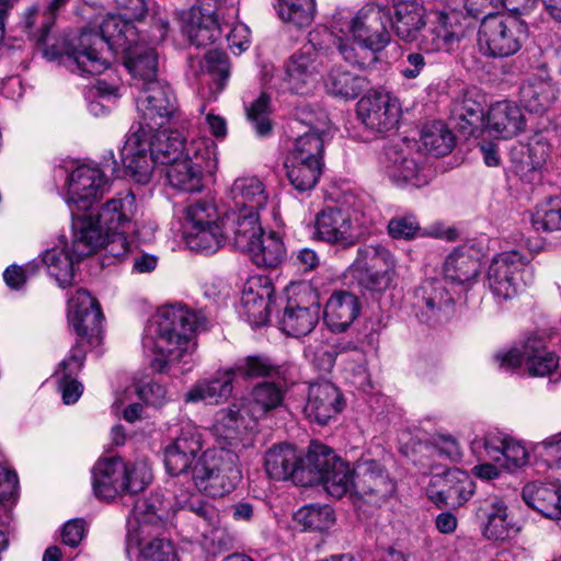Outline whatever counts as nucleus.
<instances>
[{
	"label": "nucleus",
	"instance_id": "1",
	"mask_svg": "<svg viewBox=\"0 0 561 561\" xmlns=\"http://www.w3.org/2000/svg\"><path fill=\"white\" fill-rule=\"evenodd\" d=\"M422 0H391V7L371 2L357 12L340 9L332 15L331 27L339 39V51L350 64L367 67L390 42V24L399 39L417 43L425 51L448 50L458 41L451 15L439 12L426 24Z\"/></svg>",
	"mask_w": 561,
	"mask_h": 561
},
{
	"label": "nucleus",
	"instance_id": "2",
	"mask_svg": "<svg viewBox=\"0 0 561 561\" xmlns=\"http://www.w3.org/2000/svg\"><path fill=\"white\" fill-rule=\"evenodd\" d=\"M202 448L199 433L193 427L183 428L164 450L167 471L190 479L194 489L208 496L230 493L241 479L233 456L225 449L206 450L198 456Z\"/></svg>",
	"mask_w": 561,
	"mask_h": 561
},
{
	"label": "nucleus",
	"instance_id": "3",
	"mask_svg": "<svg viewBox=\"0 0 561 561\" xmlns=\"http://www.w3.org/2000/svg\"><path fill=\"white\" fill-rule=\"evenodd\" d=\"M206 318L183 305L159 309L142 337L144 350L151 355L153 370L163 373L195 350L194 333L205 329Z\"/></svg>",
	"mask_w": 561,
	"mask_h": 561
},
{
	"label": "nucleus",
	"instance_id": "4",
	"mask_svg": "<svg viewBox=\"0 0 561 561\" xmlns=\"http://www.w3.org/2000/svg\"><path fill=\"white\" fill-rule=\"evenodd\" d=\"M186 142L179 130L133 125L121 150L125 174L137 183L149 182L154 164H167L183 158Z\"/></svg>",
	"mask_w": 561,
	"mask_h": 561
},
{
	"label": "nucleus",
	"instance_id": "5",
	"mask_svg": "<svg viewBox=\"0 0 561 561\" xmlns=\"http://www.w3.org/2000/svg\"><path fill=\"white\" fill-rule=\"evenodd\" d=\"M165 516L159 495L138 497L128 520L127 552H139L137 561H175L174 548L169 540L156 537Z\"/></svg>",
	"mask_w": 561,
	"mask_h": 561
},
{
	"label": "nucleus",
	"instance_id": "6",
	"mask_svg": "<svg viewBox=\"0 0 561 561\" xmlns=\"http://www.w3.org/2000/svg\"><path fill=\"white\" fill-rule=\"evenodd\" d=\"M320 35V31L310 32L308 43L285 61L282 77L284 91L307 95L320 83L331 54L330 45L321 41ZM322 35L337 46L339 39L333 30L329 32L324 28Z\"/></svg>",
	"mask_w": 561,
	"mask_h": 561
},
{
	"label": "nucleus",
	"instance_id": "7",
	"mask_svg": "<svg viewBox=\"0 0 561 561\" xmlns=\"http://www.w3.org/2000/svg\"><path fill=\"white\" fill-rule=\"evenodd\" d=\"M136 214V197L130 191L118 193L103 203L98 211L78 216L72 221L77 229V247L81 253H94L106 238L105 233L122 230Z\"/></svg>",
	"mask_w": 561,
	"mask_h": 561
},
{
	"label": "nucleus",
	"instance_id": "8",
	"mask_svg": "<svg viewBox=\"0 0 561 561\" xmlns=\"http://www.w3.org/2000/svg\"><path fill=\"white\" fill-rule=\"evenodd\" d=\"M528 37V25L518 15L491 13L480 22L477 46L486 58L504 59L516 55Z\"/></svg>",
	"mask_w": 561,
	"mask_h": 561
},
{
	"label": "nucleus",
	"instance_id": "9",
	"mask_svg": "<svg viewBox=\"0 0 561 561\" xmlns=\"http://www.w3.org/2000/svg\"><path fill=\"white\" fill-rule=\"evenodd\" d=\"M354 478V468L330 448L319 446L309 451L308 477L300 481L302 485L321 484L329 495L341 499L353 492Z\"/></svg>",
	"mask_w": 561,
	"mask_h": 561
},
{
	"label": "nucleus",
	"instance_id": "10",
	"mask_svg": "<svg viewBox=\"0 0 561 561\" xmlns=\"http://www.w3.org/2000/svg\"><path fill=\"white\" fill-rule=\"evenodd\" d=\"M286 305L280 329L295 337L309 334L320 319L321 304L318 291L308 283H293L286 287Z\"/></svg>",
	"mask_w": 561,
	"mask_h": 561
},
{
	"label": "nucleus",
	"instance_id": "11",
	"mask_svg": "<svg viewBox=\"0 0 561 561\" xmlns=\"http://www.w3.org/2000/svg\"><path fill=\"white\" fill-rule=\"evenodd\" d=\"M111 180L96 165L81 164L73 169L64 187V199L72 221L111 190Z\"/></svg>",
	"mask_w": 561,
	"mask_h": 561
},
{
	"label": "nucleus",
	"instance_id": "12",
	"mask_svg": "<svg viewBox=\"0 0 561 561\" xmlns=\"http://www.w3.org/2000/svg\"><path fill=\"white\" fill-rule=\"evenodd\" d=\"M500 368H523L531 377H545L559 366V357L547 348L546 340L537 334L528 335L520 346L495 354Z\"/></svg>",
	"mask_w": 561,
	"mask_h": 561
},
{
	"label": "nucleus",
	"instance_id": "13",
	"mask_svg": "<svg viewBox=\"0 0 561 561\" xmlns=\"http://www.w3.org/2000/svg\"><path fill=\"white\" fill-rule=\"evenodd\" d=\"M527 265V257L518 251H505L492 259L486 282L499 304L514 299L523 290Z\"/></svg>",
	"mask_w": 561,
	"mask_h": 561
},
{
	"label": "nucleus",
	"instance_id": "14",
	"mask_svg": "<svg viewBox=\"0 0 561 561\" xmlns=\"http://www.w3.org/2000/svg\"><path fill=\"white\" fill-rule=\"evenodd\" d=\"M139 89L136 99L139 121L136 125L152 129L180 118L178 100L168 82L151 81Z\"/></svg>",
	"mask_w": 561,
	"mask_h": 561
},
{
	"label": "nucleus",
	"instance_id": "15",
	"mask_svg": "<svg viewBox=\"0 0 561 561\" xmlns=\"http://www.w3.org/2000/svg\"><path fill=\"white\" fill-rule=\"evenodd\" d=\"M107 47L99 34L83 30L66 48L65 64L82 77L98 76L110 67Z\"/></svg>",
	"mask_w": 561,
	"mask_h": 561
},
{
	"label": "nucleus",
	"instance_id": "16",
	"mask_svg": "<svg viewBox=\"0 0 561 561\" xmlns=\"http://www.w3.org/2000/svg\"><path fill=\"white\" fill-rule=\"evenodd\" d=\"M68 321L78 335L76 344L85 347L100 342L103 314L98 301L84 289L77 290L68 299Z\"/></svg>",
	"mask_w": 561,
	"mask_h": 561
},
{
	"label": "nucleus",
	"instance_id": "17",
	"mask_svg": "<svg viewBox=\"0 0 561 561\" xmlns=\"http://www.w3.org/2000/svg\"><path fill=\"white\" fill-rule=\"evenodd\" d=\"M357 116L369 129L387 133L399 123L401 108L397 98L386 91H371L357 103Z\"/></svg>",
	"mask_w": 561,
	"mask_h": 561
},
{
	"label": "nucleus",
	"instance_id": "18",
	"mask_svg": "<svg viewBox=\"0 0 561 561\" xmlns=\"http://www.w3.org/2000/svg\"><path fill=\"white\" fill-rule=\"evenodd\" d=\"M411 142L392 145L385 149L381 165L386 175L397 184L421 186L426 180L421 175V154Z\"/></svg>",
	"mask_w": 561,
	"mask_h": 561
},
{
	"label": "nucleus",
	"instance_id": "19",
	"mask_svg": "<svg viewBox=\"0 0 561 561\" xmlns=\"http://www.w3.org/2000/svg\"><path fill=\"white\" fill-rule=\"evenodd\" d=\"M353 492L379 504L393 494L396 485L385 468L373 459H364L354 467Z\"/></svg>",
	"mask_w": 561,
	"mask_h": 561
},
{
	"label": "nucleus",
	"instance_id": "20",
	"mask_svg": "<svg viewBox=\"0 0 561 561\" xmlns=\"http://www.w3.org/2000/svg\"><path fill=\"white\" fill-rule=\"evenodd\" d=\"M265 471L275 480L293 479L302 485L300 478L307 479L309 471V453L306 458L289 444H280L270 448L265 454Z\"/></svg>",
	"mask_w": 561,
	"mask_h": 561
},
{
	"label": "nucleus",
	"instance_id": "21",
	"mask_svg": "<svg viewBox=\"0 0 561 561\" xmlns=\"http://www.w3.org/2000/svg\"><path fill=\"white\" fill-rule=\"evenodd\" d=\"M77 229H73V240L71 248L66 240L61 239L57 244L45 250L41 257L46 266L48 274L57 284L66 288L73 283L75 267L82 257L91 253H81L77 247Z\"/></svg>",
	"mask_w": 561,
	"mask_h": 561
},
{
	"label": "nucleus",
	"instance_id": "22",
	"mask_svg": "<svg viewBox=\"0 0 561 561\" xmlns=\"http://www.w3.org/2000/svg\"><path fill=\"white\" fill-rule=\"evenodd\" d=\"M314 234L332 244L351 245L358 236L357 225L348 209L327 208L317 215Z\"/></svg>",
	"mask_w": 561,
	"mask_h": 561
},
{
	"label": "nucleus",
	"instance_id": "23",
	"mask_svg": "<svg viewBox=\"0 0 561 561\" xmlns=\"http://www.w3.org/2000/svg\"><path fill=\"white\" fill-rule=\"evenodd\" d=\"M477 517L488 539L505 540L518 531L505 501L497 495L486 496L479 502Z\"/></svg>",
	"mask_w": 561,
	"mask_h": 561
},
{
	"label": "nucleus",
	"instance_id": "24",
	"mask_svg": "<svg viewBox=\"0 0 561 561\" xmlns=\"http://www.w3.org/2000/svg\"><path fill=\"white\" fill-rule=\"evenodd\" d=\"M273 293L267 277H251L244 284L240 312L252 325L260 327L267 322Z\"/></svg>",
	"mask_w": 561,
	"mask_h": 561
},
{
	"label": "nucleus",
	"instance_id": "25",
	"mask_svg": "<svg viewBox=\"0 0 561 561\" xmlns=\"http://www.w3.org/2000/svg\"><path fill=\"white\" fill-rule=\"evenodd\" d=\"M342 396L331 382L323 381L309 387L304 412L310 421L325 425L342 411Z\"/></svg>",
	"mask_w": 561,
	"mask_h": 561
},
{
	"label": "nucleus",
	"instance_id": "26",
	"mask_svg": "<svg viewBox=\"0 0 561 561\" xmlns=\"http://www.w3.org/2000/svg\"><path fill=\"white\" fill-rule=\"evenodd\" d=\"M187 493L174 491L176 505L196 515L197 529L206 540H209L211 545H220L225 529L221 527L218 511L213 505L202 501L199 496L193 495L190 490Z\"/></svg>",
	"mask_w": 561,
	"mask_h": 561
},
{
	"label": "nucleus",
	"instance_id": "27",
	"mask_svg": "<svg viewBox=\"0 0 561 561\" xmlns=\"http://www.w3.org/2000/svg\"><path fill=\"white\" fill-rule=\"evenodd\" d=\"M126 463L122 458H104L95 462L92 469V488L95 496L103 501H113L126 494L124 472Z\"/></svg>",
	"mask_w": 561,
	"mask_h": 561
},
{
	"label": "nucleus",
	"instance_id": "28",
	"mask_svg": "<svg viewBox=\"0 0 561 561\" xmlns=\"http://www.w3.org/2000/svg\"><path fill=\"white\" fill-rule=\"evenodd\" d=\"M184 32L191 44L197 47L207 46L219 38L221 24L218 22L211 0H204L198 7L190 10Z\"/></svg>",
	"mask_w": 561,
	"mask_h": 561
},
{
	"label": "nucleus",
	"instance_id": "29",
	"mask_svg": "<svg viewBox=\"0 0 561 561\" xmlns=\"http://www.w3.org/2000/svg\"><path fill=\"white\" fill-rule=\"evenodd\" d=\"M525 127L523 110L514 102H496L486 112L485 131L490 135L508 139L524 131Z\"/></svg>",
	"mask_w": 561,
	"mask_h": 561
},
{
	"label": "nucleus",
	"instance_id": "30",
	"mask_svg": "<svg viewBox=\"0 0 561 561\" xmlns=\"http://www.w3.org/2000/svg\"><path fill=\"white\" fill-rule=\"evenodd\" d=\"M229 211L260 214L268 202L265 184L257 176H241L229 190Z\"/></svg>",
	"mask_w": 561,
	"mask_h": 561
},
{
	"label": "nucleus",
	"instance_id": "31",
	"mask_svg": "<svg viewBox=\"0 0 561 561\" xmlns=\"http://www.w3.org/2000/svg\"><path fill=\"white\" fill-rule=\"evenodd\" d=\"M87 348L81 344H75L69 354L59 363L54 377L66 404L75 403L82 394L83 386L77 380L78 373L85 360Z\"/></svg>",
	"mask_w": 561,
	"mask_h": 561
},
{
	"label": "nucleus",
	"instance_id": "32",
	"mask_svg": "<svg viewBox=\"0 0 561 561\" xmlns=\"http://www.w3.org/2000/svg\"><path fill=\"white\" fill-rule=\"evenodd\" d=\"M234 377V369H219L213 377L196 381L186 392L184 400L187 403L218 404L231 396Z\"/></svg>",
	"mask_w": 561,
	"mask_h": 561
},
{
	"label": "nucleus",
	"instance_id": "33",
	"mask_svg": "<svg viewBox=\"0 0 561 561\" xmlns=\"http://www.w3.org/2000/svg\"><path fill=\"white\" fill-rule=\"evenodd\" d=\"M360 302L346 290L334 291L324 306L323 319L332 332H344L358 317Z\"/></svg>",
	"mask_w": 561,
	"mask_h": 561
},
{
	"label": "nucleus",
	"instance_id": "34",
	"mask_svg": "<svg viewBox=\"0 0 561 561\" xmlns=\"http://www.w3.org/2000/svg\"><path fill=\"white\" fill-rule=\"evenodd\" d=\"M226 238L232 239L234 247L245 252L263 234L260 214L228 211L222 218Z\"/></svg>",
	"mask_w": 561,
	"mask_h": 561
},
{
	"label": "nucleus",
	"instance_id": "35",
	"mask_svg": "<svg viewBox=\"0 0 561 561\" xmlns=\"http://www.w3.org/2000/svg\"><path fill=\"white\" fill-rule=\"evenodd\" d=\"M439 480L443 482L440 490L436 492L428 490L430 499L436 504L458 507L465 504L474 492V482L462 470L448 469Z\"/></svg>",
	"mask_w": 561,
	"mask_h": 561
},
{
	"label": "nucleus",
	"instance_id": "36",
	"mask_svg": "<svg viewBox=\"0 0 561 561\" xmlns=\"http://www.w3.org/2000/svg\"><path fill=\"white\" fill-rule=\"evenodd\" d=\"M100 32L99 36L104 39L107 50L116 54L130 50L131 46L139 42L134 22L122 14L106 15L100 25Z\"/></svg>",
	"mask_w": 561,
	"mask_h": 561
},
{
	"label": "nucleus",
	"instance_id": "37",
	"mask_svg": "<svg viewBox=\"0 0 561 561\" xmlns=\"http://www.w3.org/2000/svg\"><path fill=\"white\" fill-rule=\"evenodd\" d=\"M525 503L546 518L561 519V486L554 483L530 482L522 493Z\"/></svg>",
	"mask_w": 561,
	"mask_h": 561
},
{
	"label": "nucleus",
	"instance_id": "38",
	"mask_svg": "<svg viewBox=\"0 0 561 561\" xmlns=\"http://www.w3.org/2000/svg\"><path fill=\"white\" fill-rule=\"evenodd\" d=\"M125 58V66L139 88L148 85L151 81H159L158 55L153 47L137 42L126 53H121Z\"/></svg>",
	"mask_w": 561,
	"mask_h": 561
},
{
	"label": "nucleus",
	"instance_id": "39",
	"mask_svg": "<svg viewBox=\"0 0 561 561\" xmlns=\"http://www.w3.org/2000/svg\"><path fill=\"white\" fill-rule=\"evenodd\" d=\"M415 306L420 308L427 318L437 316L440 311L448 310L454 298L446 287L445 279H426L415 291Z\"/></svg>",
	"mask_w": 561,
	"mask_h": 561
},
{
	"label": "nucleus",
	"instance_id": "40",
	"mask_svg": "<svg viewBox=\"0 0 561 561\" xmlns=\"http://www.w3.org/2000/svg\"><path fill=\"white\" fill-rule=\"evenodd\" d=\"M322 79L325 92L342 100H354L367 88L364 77L342 67L331 68Z\"/></svg>",
	"mask_w": 561,
	"mask_h": 561
},
{
	"label": "nucleus",
	"instance_id": "41",
	"mask_svg": "<svg viewBox=\"0 0 561 561\" xmlns=\"http://www.w3.org/2000/svg\"><path fill=\"white\" fill-rule=\"evenodd\" d=\"M284 389L276 382L263 381L253 387L247 399V411L252 420L265 416L283 404Z\"/></svg>",
	"mask_w": 561,
	"mask_h": 561
},
{
	"label": "nucleus",
	"instance_id": "42",
	"mask_svg": "<svg viewBox=\"0 0 561 561\" xmlns=\"http://www.w3.org/2000/svg\"><path fill=\"white\" fill-rule=\"evenodd\" d=\"M213 427L218 438L226 440L231 447H237L238 442L247 435L250 424L241 414V404L232 403L217 413Z\"/></svg>",
	"mask_w": 561,
	"mask_h": 561
},
{
	"label": "nucleus",
	"instance_id": "43",
	"mask_svg": "<svg viewBox=\"0 0 561 561\" xmlns=\"http://www.w3.org/2000/svg\"><path fill=\"white\" fill-rule=\"evenodd\" d=\"M557 88L550 79L531 78L520 89V100L533 113L548 111L557 99Z\"/></svg>",
	"mask_w": 561,
	"mask_h": 561
},
{
	"label": "nucleus",
	"instance_id": "44",
	"mask_svg": "<svg viewBox=\"0 0 561 561\" xmlns=\"http://www.w3.org/2000/svg\"><path fill=\"white\" fill-rule=\"evenodd\" d=\"M479 270V261L469 251L455 250L445 260L444 279L454 284L469 283L478 276Z\"/></svg>",
	"mask_w": 561,
	"mask_h": 561
},
{
	"label": "nucleus",
	"instance_id": "45",
	"mask_svg": "<svg viewBox=\"0 0 561 561\" xmlns=\"http://www.w3.org/2000/svg\"><path fill=\"white\" fill-rule=\"evenodd\" d=\"M217 145L208 137L192 139L186 144L183 158L205 176L213 175L218 168Z\"/></svg>",
	"mask_w": 561,
	"mask_h": 561
},
{
	"label": "nucleus",
	"instance_id": "46",
	"mask_svg": "<svg viewBox=\"0 0 561 561\" xmlns=\"http://www.w3.org/2000/svg\"><path fill=\"white\" fill-rule=\"evenodd\" d=\"M325 369L333 366L336 358L341 360L356 359V365L347 364L345 370L353 374V382L360 388L369 385V376L367 374V360L365 352L351 343L343 345L339 352L325 351Z\"/></svg>",
	"mask_w": 561,
	"mask_h": 561
},
{
	"label": "nucleus",
	"instance_id": "47",
	"mask_svg": "<svg viewBox=\"0 0 561 561\" xmlns=\"http://www.w3.org/2000/svg\"><path fill=\"white\" fill-rule=\"evenodd\" d=\"M184 233L187 247L193 251L205 254L215 253L227 239L222 219L220 222L190 229Z\"/></svg>",
	"mask_w": 561,
	"mask_h": 561
},
{
	"label": "nucleus",
	"instance_id": "48",
	"mask_svg": "<svg viewBox=\"0 0 561 561\" xmlns=\"http://www.w3.org/2000/svg\"><path fill=\"white\" fill-rule=\"evenodd\" d=\"M245 252L259 267H276L285 257L284 244L273 232L267 236L263 233Z\"/></svg>",
	"mask_w": 561,
	"mask_h": 561
},
{
	"label": "nucleus",
	"instance_id": "49",
	"mask_svg": "<svg viewBox=\"0 0 561 561\" xmlns=\"http://www.w3.org/2000/svg\"><path fill=\"white\" fill-rule=\"evenodd\" d=\"M167 178L172 187L192 193L202 190L205 175L184 158H179L168 165Z\"/></svg>",
	"mask_w": 561,
	"mask_h": 561
},
{
	"label": "nucleus",
	"instance_id": "50",
	"mask_svg": "<svg viewBox=\"0 0 561 561\" xmlns=\"http://www.w3.org/2000/svg\"><path fill=\"white\" fill-rule=\"evenodd\" d=\"M323 162L304 161V160H285L286 175L290 184L298 192H307L312 190L322 172Z\"/></svg>",
	"mask_w": 561,
	"mask_h": 561
},
{
	"label": "nucleus",
	"instance_id": "51",
	"mask_svg": "<svg viewBox=\"0 0 561 561\" xmlns=\"http://www.w3.org/2000/svg\"><path fill=\"white\" fill-rule=\"evenodd\" d=\"M68 0H51L47 9L39 12L36 9H30L25 16V27L30 30V36L38 44L45 43L48 33L54 25L57 12Z\"/></svg>",
	"mask_w": 561,
	"mask_h": 561
},
{
	"label": "nucleus",
	"instance_id": "52",
	"mask_svg": "<svg viewBox=\"0 0 561 561\" xmlns=\"http://www.w3.org/2000/svg\"><path fill=\"white\" fill-rule=\"evenodd\" d=\"M420 142L426 152L443 157L454 148L455 137L442 122H435L423 128Z\"/></svg>",
	"mask_w": 561,
	"mask_h": 561
},
{
	"label": "nucleus",
	"instance_id": "53",
	"mask_svg": "<svg viewBox=\"0 0 561 561\" xmlns=\"http://www.w3.org/2000/svg\"><path fill=\"white\" fill-rule=\"evenodd\" d=\"M294 518L305 530L310 531L328 530L335 523L334 511L325 504L305 505L295 513Z\"/></svg>",
	"mask_w": 561,
	"mask_h": 561
},
{
	"label": "nucleus",
	"instance_id": "54",
	"mask_svg": "<svg viewBox=\"0 0 561 561\" xmlns=\"http://www.w3.org/2000/svg\"><path fill=\"white\" fill-rule=\"evenodd\" d=\"M396 259L383 245L369 244L357 250V255L352 267H367L371 270H383L396 272Z\"/></svg>",
	"mask_w": 561,
	"mask_h": 561
},
{
	"label": "nucleus",
	"instance_id": "55",
	"mask_svg": "<svg viewBox=\"0 0 561 561\" xmlns=\"http://www.w3.org/2000/svg\"><path fill=\"white\" fill-rule=\"evenodd\" d=\"M531 225L537 231L561 230V197L553 196L539 203L531 214Z\"/></svg>",
	"mask_w": 561,
	"mask_h": 561
},
{
	"label": "nucleus",
	"instance_id": "56",
	"mask_svg": "<svg viewBox=\"0 0 561 561\" xmlns=\"http://www.w3.org/2000/svg\"><path fill=\"white\" fill-rule=\"evenodd\" d=\"M324 136L320 133H304V135L295 139L291 150L287 154V159L322 162L324 150Z\"/></svg>",
	"mask_w": 561,
	"mask_h": 561
},
{
	"label": "nucleus",
	"instance_id": "57",
	"mask_svg": "<svg viewBox=\"0 0 561 561\" xmlns=\"http://www.w3.org/2000/svg\"><path fill=\"white\" fill-rule=\"evenodd\" d=\"M279 15L298 27L311 24L314 15L313 0H284L279 5Z\"/></svg>",
	"mask_w": 561,
	"mask_h": 561
},
{
	"label": "nucleus",
	"instance_id": "58",
	"mask_svg": "<svg viewBox=\"0 0 561 561\" xmlns=\"http://www.w3.org/2000/svg\"><path fill=\"white\" fill-rule=\"evenodd\" d=\"M202 69L208 73L216 84V92L222 91L230 76V65L226 53L221 50H209L202 61Z\"/></svg>",
	"mask_w": 561,
	"mask_h": 561
},
{
	"label": "nucleus",
	"instance_id": "59",
	"mask_svg": "<svg viewBox=\"0 0 561 561\" xmlns=\"http://www.w3.org/2000/svg\"><path fill=\"white\" fill-rule=\"evenodd\" d=\"M124 472L126 494L133 495L144 491L152 481L151 467L146 459L128 461Z\"/></svg>",
	"mask_w": 561,
	"mask_h": 561
},
{
	"label": "nucleus",
	"instance_id": "60",
	"mask_svg": "<svg viewBox=\"0 0 561 561\" xmlns=\"http://www.w3.org/2000/svg\"><path fill=\"white\" fill-rule=\"evenodd\" d=\"M185 231L194 228L206 227L220 222L216 207L206 201H198L190 204L184 211Z\"/></svg>",
	"mask_w": 561,
	"mask_h": 561
},
{
	"label": "nucleus",
	"instance_id": "61",
	"mask_svg": "<svg viewBox=\"0 0 561 561\" xmlns=\"http://www.w3.org/2000/svg\"><path fill=\"white\" fill-rule=\"evenodd\" d=\"M270 102V95L263 92L251 103L249 107H247L248 119L252 124V127L259 137H265L272 131Z\"/></svg>",
	"mask_w": 561,
	"mask_h": 561
},
{
	"label": "nucleus",
	"instance_id": "62",
	"mask_svg": "<svg viewBox=\"0 0 561 561\" xmlns=\"http://www.w3.org/2000/svg\"><path fill=\"white\" fill-rule=\"evenodd\" d=\"M358 285L366 290L381 293L388 289L394 278L396 272L371 270L367 267H352Z\"/></svg>",
	"mask_w": 561,
	"mask_h": 561
},
{
	"label": "nucleus",
	"instance_id": "63",
	"mask_svg": "<svg viewBox=\"0 0 561 561\" xmlns=\"http://www.w3.org/2000/svg\"><path fill=\"white\" fill-rule=\"evenodd\" d=\"M527 160L522 161L520 165L516 167L518 173H524L527 170H538L547 161L550 153V145L546 137L538 133L530 137L527 144Z\"/></svg>",
	"mask_w": 561,
	"mask_h": 561
},
{
	"label": "nucleus",
	"instance_id": "64",
	"mask_svg": "<svg viewBox=\"0 0 561 561\" xmlns=\"http://www.w3.org/2000/svg\"><path fill=\"white\" fill-rule=\"evenodd\" d=\"M531 450L548 468H561V431L534 444Z\"/></svg>",
	"mask_w": 561,
	"mask_h": 561
}]
</instances>
